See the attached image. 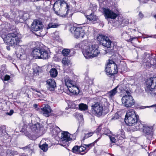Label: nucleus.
Instances as JSON below:
<instances>
[{"mask_svg":"<svg viewBox=\"0 0 156 156\" xmlns=\"http://www.w3.org/2000/svg\"><path fill=\"white\" fill-rule=\"evenodd\" d=\"M125 122L127 125L132 126L131 129L133 131L139 130V127L142 126L138 115H136L135 111L133 109L127 112L125 116Z\"/></svg>","mask_w":156,"mask_h":156,"instance_id":"1","label":"nucleus"},{"mask_svg":"<svg viewBox=\"0 0 156 156\" xmlns=\"http://www.w3.org/2000/svg\"><path fill=\"white\" fill-rule=\"evenodd\" d=\"M107 99H102L100 102H97L91 106V111L95 116L100 117L104 116L109 112Z\"/></svg>","mask_w":156,"mask_h":156,"instance_id":"2","label":"nucleus"},{"mask_svg":"<svg viewBox=\"0 0 156 156\" xmlns=\"http://www.w3.org/2000/svg\"><path fill=\"white\" fill-rule=\"evenodd\" d=\"M17 31H15L13 33H8L7 34H2L1 37L4 41L8 45L12 46L19 45L21 41L20 39L18 37Z\"/></svg>","mask_w":156,"mask_h":156,"instance_id":"3","label":"nucleus"},{"mask_svg":"<svg viewBox=\"0 0 156 156\" xmlns=\"http://www.w3.org/2000/svg\"><path fill=\"white\" fill-rule=\"evenodd\" d=\"M146 85L145 88L146 92L153 97H156L155 92L156 90V77L148 79L146 82Z\"/></svg>","mask_w":156,"mask_h":156,"instance_id":"4","label":"nucleus"},{"mask_svg":"<svg viewBox=\"0 0 156 156\" xmlns=\"http://www.w3.org/2000/svg\"><path fill=\"white\" fill-rule=\"evenodd\" d=\"M87 51V56H84L86 58H90L97 56L99 54L98 46L95 44L90 45V44Z\"/></svg>","mask_w":156,"mask_h":156,"instance_id":"5","label":"nucleus"},{"mask_svg":"<svg viewBox=\"0 0 156 156\" xmlns=\"http://www.w3.org/2000/svg\"><path fill=\"white\" fill-rule=\"evenodd\" d=\"M97 39L100 44L107 48L108 49L106 50L107 52L108 51H109L108 48L112 47V41L109 40L108 37L106 36L100 34L97 37Z\"/></svg>","mask_w":156,"mask_h":156,"instance_id":"6","label":"nucleus"},{"mask_svg":"<svg viewBox=\"0 0 156 156\" xmlns=\"http://www.w3.org/2000/svg\"><path fill=\"white\" fill-rule=\"evenodd\" d=\"M153 128L146 124H142V126L139 127V130H142L147 139L151 140L153 138Z\"/></svg>","mask_w":156,"mask_h":156,"instance_id":"7","label":"nucleus"},{"mask_svg":"<svg viewBox=\"0 0 156 156\" xmlns=\"http://www.w3.org/2000/svg\"><path fill=\"white\" fill-rule=\"evenodd\" d=\"M90 44V42H89L86 40H84L80 43L76 44L75 48L77 50L81 49L84 56L86 55L87 56V51L88 50V49Z\"/></svg>","mask_w":156,"mask_h":156,"instance_id":"8","label":"nucleus"},{"mask_svg":"<svg viewBox=\"0 0 156 156\" xmlns=\"http://www.w3.org/2000/svg\"><path fill=\"white\" fill-rule=\"evenodd\" d=\"M71 33L73 34L75 38H83L86 35L85 31L81 27H72L70 29Z\"/></svg>","mask_w":156,"mask_h":156,"instance_id":"9","label":"nucleus"},{"mask_svg":"<svg viewBox=\"0 0 156 156\" xmlns=\"http://www.w3.org/2000/svg\"><path fill=\"white\" fill-rule=\"evenodd\" d=\"M122 104L127 108L132 107L134 105L135 101L131 95L129 94L125 95L122 98Z\"/></svg>","mask_w":156,"mask_h":156,"instance_id":"10","label":"nucleus"},{"mask_svg":"<svg viewBox=\"0 0 156 156\" xmlns=\"http://www.w3.org/2000/svg\"><path fill=\"white\" fill-rule=\"evenodd\" d=\"M79 132L78 129L76 132L73 134L71 135L68 132L64 131L62 133L61 140L62 141L68 142L72 140H74L76 139V136Z\"/></svg>","mask_w":156,"mask_h":156,"instance_id":"11","label":"nucleus"},{"mask_svg":"<svg viewBox=\"0 0 156 156\" xmlns=\"http://www.w3.org/2000/svg\"><path fill=\"white\" fill-rule=\"evenodd\" d=\"M148 55L147 58L144 59L143 63L144 66L146 68H150L152 66L153 68L156 69V59L151 58L149 55Z\"/></svg>","mask_w":156,"mask_h":156,"instance_id":"12","label":"nucleus"},{"mask_svg":"<svg viewBox=\"0 0 156 156\" xmlns=\"http://www.w3.org/2000/svg\"><path fill=\"white\" fill-rule=\"evenodd\" d=\"M103 9L104 15L106 18L115 19L118 15L117 14L114 13L108 9L103 8Z\"/></svg>","mask_w":156,"mask_h":156,"instance_id":"13","label":"nucleus"},{"mask_svg":"<svg viewBox=\"0 0 156 156\" xmlns=\"http://www.w3.org/2000/svg\"><path fill=\"white\" fill-rule=\"evenodd\" d=\"M53 10L55 13L58 16L62 17H66L68 14L69 10V5L66 4V8L64 9H59L58 11H55V9L53 8Z\"/></svg>","mask_w":156,"mask_h":156,"instance_id":"14","label":"nucleus"},{"mask_svg":"<svg viewBox=\"0 0 156 156\" xmlns=\"http://www.w3.org/2000/svg\"><path fill=\"white\" fill-rule=\"evenodd\" d=\"M11 137L5 130H0V140L4 142H9L11 141Z\"/></svg>","mask_w":156,"mask_h":156,"instance_id":"15","label":"nucleus"},{"mask_svg":"<svg viewBox=\"0 0 156 156\" xmlns=\"http://www.w3.org/2000/svg\"><path fill=\"white\" fill-rule=\"evenodd\" d=\"M42 24L39 21H34L31 25V30L34 31H37L42 29Z\"/></svg>","mask_w":156,"mask_h":156,"instance_id":"16","label":"nucleus"},{"mask_svg":"<svg viewBox=\"0 0 156 156\" xmlns=\"http://www.w3.org/2000/svg\"><path fill=\"white\" fill-rule=\"evenodd\" d=\"M47 87L48 90L50 91H53L56 87V83L55 80L53 79H49L47 81Z\"/></svg>","mask_w":156,"mask_h":156,"instance_id":"17","label":"nucleus"},{"mask_svg":"<svg viewBox=\"0 0 156 156\" xmlns=\"http://www.w3.org/2000/svg\"><path fill=\"white\" fill-rule=\"evenodd\" d=\"M43 115L46 117H48L50 115L51 109L49 105L47 104L45 105L44 106L41 108Z\"/></svg>","mask_w":156,"mask_h":156,"instance_id":"18","label":"nucleus"},{"mask_svg":"<svg viewBox=\"0 0 156 156\" xmlns=\"http://www.w3.org/2000/svg\"><path fill=\"white\" fill-rule=\"evenodd\" d=\"M5 29L6 30L9 32L12 31L9 33H13L15 31H17L18 34L19 33V30L16 28V26L12 25L10 23H7L5 26Z\"/></svg>","mask_w":156,"mask_h":156,"instance_id":"19","label":"nucleus"},{"mask_svg":"<svg viewBox=\"0 0 156 156\" xmlns=\"http://www.w3.org/2000/svg\"><path fill=\"white\" fill-rule=\"evenodd\" d=\"M42 125H40L39 123L36 124H32L30 126V129L32 132H36L37 133H39L41 128H42Z\"/></svg>","mask_w":156,"mask_h":156,"instance_id":"20","label":"nucleus"},{"mask_svg":"<svg viewBox=\"0 0 156 156\" xmlns=\"http://www.w3.org/2000/svg\"><path fill=\"white\" fill-rule=\"evenodd\" d=\"M125 40L128 42H131L132 44H134V41L135 42H138V37H132L127 33L125 34Z\"/></svg>","mask_w":156,"mask_h":156,"instance_id":"21","label":"nucleus"},{"mask_svg":"<svg viewBox=\"0 0 156 156\" xmlns=\"http://www.w3.org/2000/svg\"><path fill=\"white\" fill-rule=\"evenodd\" d=\"M69 91L73 94H77L79 92V89L76 86V84L71 86L68 88Z\"/></svg>","mask_w":156,"mask_h":156,"instance_id":"22","label":"nucleus"},{"mask_svg":"<svg viewBox=\"0 0 156 156\" xmlns=\"http://www.w3.org/2000/svg\"><path fill=\"white\" fill-rule=\"evenodd\" d=\"M42 48H35L33 50L31 54L35 58H40L41 55V49Z\"/></svg>","mask_w":156,"mask_h":156,"instance_id":"23","label":"nucleus"},{"mask_svg":"<svg viewBox=\"0 0 156 156\" xmlns=\"http://www.w3.org/2000/svg\"><path fill=\"white\" fill-rule=\"evenodd\" d=\"M119 87V85L117 86L113 89L108 92L106 94V95L110 99H112L114 96L116 94L117 92V89Z\"/></svg>","mask_w":156,"mask_h":156,"instance_id":"24","label":"nucleus"},{"mask_svg":"<svg viewBox=\"0 0 156 156\" xmlns=\"http://www.w3.org/2000/svg\"><path fill=\"white\" fill-rule=\"evenodd\" d=\"M50 129L51 133L54 135H57L58 133L61 131L60 129L56 126H51Z\"/></svg>","mask_w":156,"mask_h":156,"instance_id":"25","label":"nucleus"},{"mask_svg":"<svg viewBox=\"0 0 156 156\" xmlns=\"http://www.w3.org/2000/svg\"><path fill=\"white\" fill-rule=\"evenodd\" d=\"M85 16L87 20L93 22L98 19V17L94 15L93 12H92L90 15H86Z\"/></svg>","mask_w":156,"mask_h":156,"instance_id":"26","label":"nucleus"},{"mask_svg":"<svg viewBox=\"0 0 156 156\" xmlns=\"http://www.w3.org/2000/svg\"><path fill=\"white\" fill-rule=\"evenodd\" d=\"M40 58H42L43 59H48L50 56L49 55L48 51L44 49H42L40 54Z\"/></svg>","mask_w":156,"mask_h":156,"instance_id":"27","label":"nucleus"},{"mask_svg":"<svg viewBox=\"0 0 156 156\" xmlns=\"http://www.w3.org/2000/svg\"><path fill=\"white\" fill-rule=\"evenodd\" d=\"M64 81L65 85L67 87V88L70 87L71 86L75 84V82L71 80L68 76H66L65 78Z\"/></svg>","mask_w":156,"mask_h":156,"instance_id":"28","label":"nucleus"},{"mask_svg":"<svg viewBox=\"0 0 156 156\" xmlns=\"http://www.w3.org/2000/svg\"><path fill=\"white\" fill-rule=\"evenodd\" d=\"M111 133V131L108 128H104L102 129V133H101L100 135V137L96 140V141H98L101 137L102 135L105 134L109 136V134Z\"/></svg>","mask_w":156,"mask_h":156,"instance_id":"29","label":"nucleus"},{"mask_svg":"<svg viewBox=\"0 0 156 156\" xmlns=\"http://www.w3.org/2000/svg\"><path fill=\"white\" fill-rule=\"evenodd\" d=\"M116 137L120 141L122 140L125 137V133L122 129H121L117 132Z\"/></svg>","mask_w":156,"mask_h":156,"instance_id":"30","label":"nucleus"},{"mask_svg":"<svg viewBox=\"0 0 156 156\" xmlns=\"http://www.w3.org/2000/svg\"><path fill=\"white\" fill-rule=\"evenodd\" d=\"M112 67H113L111 66V64H107V65H106L105 71L108 74V75L109 76H113V73H112L111 68Z\"/></svg>","mask_w":156,"mask_h":156,"instance_id":"31","label":"nucleus"},{"mask_svg":"<svg viewBox=\"0 0 156 156\" xmlns=\"http://www.w3.org/2000/svg\"><path fill=\"white\" fill-rule=\"evenodd\" d=\"M79 154L81 155H83L87 152L86 148L85 146L83 145V144H82L80 146H79Z\"/></svg>","mask_w":156,"mask_h":156,"instance_id":"32","label":"nucleus"},{"mask_svg":"<svg viewBox=\"0 0 156 156\" xmlns=\"http://www.w3.org/2000/svg\"><path fill=\"white\" fill-rule=\"evenodd\" d=\"M94 133V132H90L86 133H84V135H82L81 136V142H84V140L85 139L93 135Z\"/></svg>","mask_w":156,"mask_h":156,"instance_id":"33","label":"nucleus"},{"mask_svg":"<svg viewBox=\"0 0 156 156\" xmlns=\"http://www.w3.org/2000/svg\"><path fill=\"white\" fill-rule=\"evenodd\" d=\"M50 73L52 77H55L57 76L58 73L56 69L53 68L51 69L50 71Z\"/></svg>","mask_w":156,"mask_h":156,"instance_id":"34","label":"nucleus"},{"mask_svg":"<svg viewBox=\"0 0 156 156\" xmlns=\"http://www.w3.org/2000/svg\"><path fill=\"white\" fill-rule=\"evenodd\" d=\"M79 109L81 111H85L87 109L88 106L85 104L81 103L78 105Z\"/></svg>","mask_w":156,"mask_h":156,"instance_id":"35","label":"nucleus"},{"mask_svg":"<svg viewBox=\"0 0 156 156\" xmlns=\"http://www.w3.org/2000/svg\"><path fill=\"white\" fill-rule=\"evenodd\" d=\"M98 141H96V140L94 142L90 144H83V145L85 146V147L86 148L87 152L93 146H94L95 143H96Z\"/></svg>","mask_w":156,"mask_h":156,"instance_id":"36","label":"nucleus"},{"mask_svg":"<svg viewBox=\"0 0 156 156\" xmlns=\"http://www.w3.org/2000/svg\"><path fill=\"white\" fill-rule=\"evenodd\" d=\"M53 39L57 41H59L60 40L58 32L55 31L52 34Z\"/></svg>","mask_w":156,"mask_h":156,"instance_id":"37","label":"nucleus"},{"mask_svg":"<svg viewBox=\"0 0 156 156\" xmlns=\"http://www.w3.org/2000/svg\"><path fill=\"white\" fill-rule=\"evenodd\" d=\"M59 26V25L55 23H49L47 27V29L51 28H57Z\"/></svg>","mask_w":156,"mask_h":156,"instance_id":"38","label":"nucleus"},{"mask_svg":"<svg viewBox=\"0 0 156 156\" xmlns=\"http://www.w3.org/2000/svg\"><path fill=\"white\" fill-rule=\"evenodd\" d=\"M40 148L44 151H46L48 149V145L46 143L39 146Z\"/></svg>","mask_w":156,"mask_h":156,"instance_id":"39","label":"nucleus"},{"mask_svg":"<svg viewBox=\"0 0 156 156\" xmlns=\"http://www.w3.org/2000/svg\"><path fill=\"white\" fill-rule=\"evenodd\" d=\"M102 126V125L101 124L99 125L95 130V132L97 135L99 136V137H100V135L101 133H102V130H101Z\"/></svg>","mask_w":156,"mask_h":156,"instance_id":"40","label":"nucleus"},{"mask_svg":"<svg viewBox=\"0 0 156 156\" xmlns=\"http://www.w3.org/2000/svg\"><path fill=\"white\" fill-rule=\"evenodd\" d=\"M72 51H70V49H64L62 51V53L63 55L64 56H68L69 52Z\"/></svg>","mask_w":156,"mask_h":156,"instance_id":"41","label":"nucleus"},{"mask_svg":"<svg viewBox=\"0 0 156 156\" xmlns=\"http://www.w3.org/2000/svg\"><path fill=\"white\" fill-rule=\"evenodd\" d=\"M79 146H75L72 148L73 152L76 154H79Z\"/></svg>","mask_w":156,"mask_h":156,"instance_id":"42","label":"nucleus"},{"mask_svg":"<svg viewBox=\"0 0 156 156\" xmlns=\"http://www.w3.org/2000/svg\"><path fill=\"white\" fill-rule=\"evenodd\" d=\"M62 62L64 65H68L70 61L66 57L63 58Z\"/></svg>","mask_w":156,"mask_h":156,"instance_id":"43","label":"nucleus"},{"mask_svg":"<svg viewBox=\"0 0 156 156\" xmlns=\"http://www.w3.org/2000/svg\"><path fill=\"white\" fill-rule=\"evenodd\" d=\"M76 105L74 102H69L68 104L69 108L72 109L75 108L76 107Z\"/></svg>","mask_w":156,"mask_h":156,"instance_id":"44","label":"nucleus"},{"mask_svg":"<svg viewBox=\"0 0 156 156\" xmlns=\"http://www.w3.org/2000/svg\"><path fill=\"white\" fill-rule=\"evenodd\" d=\"M40 68L38 66H36L34 68V74H37L40 72Z\"/></svg>","mask_w":156,"mask_h":156,"instance_id":"45","label":"nucleus"},{"mask_svg":"<svg viewBox=\"0 0 156 156\" xmlns=\"http://www.w3.org/2000/svg\"><path fill=\"white\" fill-rule=\"evenodd\" d=\"M113 65H114L113 67H114V71L113 72V75H114L117 73L118 69L117 66L115 63H114Z\"/></svg>","mask_w":156,"mask_h":156,"instance_id":"46","label":"nucleus"},{"mask_svg":"<svg viewBox=\"0 0 156 156\" xmlns=\"http://www.w3.org/2000/svg\"><path fill=\"white\" fill-rule=\"evenodd\" d=\"M156 107V104H154V105H153L151 106H140L139 107V108L140 109H144V108H150V107Z\"/></svg>","mask_w":156,"mask_h":156,"instance_id":"47","label":"nucleus"},{"mask_svg":"<svg viewBox=\"0 0 156 156\" xmlns=\"http://www.w3.org/2000/svg\"><path fill=\"white\" fill-rule=\"evenodd\" d=\"M10 78V76H9L8 75H6L4 77L3 80L4 81H8L9 80Z\"/></svg>","mask_w":156,"mask_h":156,"instance_id":"48","label":"nucleus"},{"mask_svg":"<svg viewBox=\"0 0 156 156\" xmlns=\"http://www.w3.org/2000/svg\"><path fill=\"white\" fill-rule=\"evenodd\" d=\"M110 139V140L111 141L112 143H114L116 142V139L115 138V137L110 136V135L109 136Z\"/></svg>","mask_w":156,"mask_h":156,"instance_id":"49","label":"nucleus"},{"mask_svg":"<svg viewBox=\"0 0 156 156\" xmlns=\"http://www.w3.org/2000/svg\"><path fill=\"white\" fill-rule=\"evenodd\" d=\"M76 116L77 118H80V119H81V120H82L83 119V115H81L79 113H77L76 115Z\"/></svg>","mask_w":156,"mask_h":156,"instance_id":"50","label":"nucleus"},{"mask_svg":"<svg viewBox=\"0 0 156 156\" xmlns=\"http://www.w3.org/2000/svg\"><path fill=\"white\" fill-rule=\"evenodd\" d=\"M147 37H152L155 38H156V34L155 35H147Z\"/></svg>","mask_w":156,"mask_h":156,"instance_id":"51","label":"nucleus"},{"mask_svg":"<svg viewBox=\"0 0 156 156\" xmlns=\"http://www.w3.org/2000/svg\"><path fill=\"white\" fill-rule=\"evenodd\" d=\"M4 74V73L2 72L1 71L0 72V78L2 79V80H3V79L4 78L3 75Z\"/></svg>","mask_w":156,"mask_h":156,"instance_id":"52","label":"nucleus"},{"mask_svg":"<svg viewBox=\"0 0 156 156\" xmlns=\"http://www.w3.org/2000/svg\"><path fill=\"white\" fill-rule=\"evenodd\" d=\"M31 89L32 90L34 91H36L38 93H40V90L36 88H35L34 87H32Z\"/></svg>","mask_w":156,"mask_h":156,"instance_id":"53","label":"nucleus"},{"mask_svg":"<svg viewBox=\"0 0 156 156\" xmlns=\"http://www.w3.org/2000/svg\"><path fill=\"white\" fill-rule=\"evenodd\" d=\"M31 145V144H30L26 146L25 147H23V149H30Z\"/></svg>","mask_w":156,"mask_h":156,"instance_id":"54","label":"nucleus"},{"mask_svg":"<svg viewBox=\"0 0 156 156\" xmlns=\"http://www.w3.org/2000/svg\"><path fill=\"white\" fill-rule=\"evenodd\" d=\"M115 63L112 60H109V62L107 63V64H111V66L113 67V64Z\"/></svg>","mask_w":156,"mask_h":156,"instance_id":"55","label":"nucleus"},{"mask_svg":"<svg viewBox=\"0 0 156 156\" xmlns=\"http://www.w3.org/2000/svg\"><path fill=\"white\" fill-rule=\"evenodd\" d=\"M14 111L13 110H11L9 112H7V114L9 115H11L13 113Z\"/></svg>","mask_w":156,"mask_h":156,"instance_id":"56","label":"nucleus"},{"mask_svg":"<svg viewBox=\"0 0 156 156\" xmlns=\"http://www.w3.org/2000/svg\"><path fill=\"white\" fill-rule=\"evenodd\" d=\"M60 3L61 5H62V4H66V5L67 3H66V2L64 0H61L60 1Z\"/></svg>","mask_w":156,"mask_h":156,"instance_id":"57","label":"nucleus"},{"mask_svg":"<svg viewBox=\"0 0 156 156\" xmlns=\"http://www.w3.org/2000/svg\"><path fill=\"white\" fill-rule=\"evenodd\" d=\"M139 17L141 18H143L144 17L143 14L140 12L139 13Z\"/></svg>","mask_w":156,"mask_h":156,"instance_id":"58","label":"nucleus"},{"mask_svg":"<svg viewBox=\"0 0 156 156\" xmlns=\"http://www.w3.org/2000/svg\"><path fill=\"white\" fill-rule=\"evenodd\" d=\"M6 58L9 60H12V58L9 56H8Z\"/></svg>","mask_w":156,"mask_h":156,"instance_id":"59","label":"nucleus"},{"mask_svg":"<svg viewBox=\"0 0 156 156\" xmlns=\"http://www.w3.org/2000/svg\"><path fill=\"white\" fill-rule=\"evenodd\" d=\"M93 9H92V10H93V11H96L97 10V7L96 6H94L93 7Z\"/></svg>","mask_w":156,"mask_h":156,"instance_id":"60","label":"nucleus"},{"mask_svg":"<svg viewBox=\"0 0 156 156\" xmlns=\"http://www.w3.org/2000/svg\"><path fill=\"white\" fill-rule=\"evenodd\" d=\"M148 1V0H142V2L144 3H146Z\"/></svg>","mask_w":156,"mask_h":156,"instance_id":"61","label":"nucleus"},{"mask_svg":"<svg viewBox=\"0 0 156 156\" xmlns=\"http://www.w3.org/2000/svg\"><path fill=\"white\" fill-rule=\"evenodd\" d=\"M34 106L35 108H37V104H35L34 105Z\"/></svg>","mask_w":156,"mask_h":156,"instance_id":"62","label":"nucleus"},{"mask_svg":"<svg viewBox=\"0 0 156 156\" xmlns=\"http://www.w3.org/2000/svg\"><path fill=\"white\" fill-rule=\"evenodd\" d=\"M6 48L7 50H10V47L9 46H6Z\"/></svg>","mask_w":156,"mask_h":156,"instance_id":"63","label":"nucleus"},{"mask_svg":"<svg viewBox=\"0 0 156 156\" xmlns=\"http://www.w3.org/2000/svg\"><path fill=\"white\" fill-rule=\"evenodd\" d=\"M126 92L127 94H128L129 93V91H128V90L126 91Z\"/></svg>","mask_w":156,"mask_h":156,"instance_id":"64","label":"nucleus"}]
</instances>
